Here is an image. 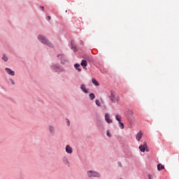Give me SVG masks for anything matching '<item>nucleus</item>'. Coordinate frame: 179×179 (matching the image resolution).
Listing matches in <instances>:
<instances>
[{
  "label": "nucleus",
  "mask_w": 179,
  "mask_h": 179,
  "mask_svg": "<svg viewBox=\"0 0 179 179\" xmlns=\"http://www.w3.org/2000/svg\"><path fill=\"white\" fill-rule=\"evenodd\" d=\"M38 40L42 43V44H45L46 45H48V47H52V44L50 43V42L48 41L47 38L43 35L38 36Z\"/></svg>",
  "instance_id": "obj_1"
},
{
  "label": "nucleus",
  "mask_w": 179,
  "mask_h": 179,
  "mask_svg": "<svg viewBox=\"0 0 179 179\" xmlns=\"http://www.w3.org/2000/svg\"><path fill=\"white\" fill-rule=\"evenodd\" d=\"M111 103H118L120 101V96L114 94L112 92L108 96Z\"/></svg>",
  "instance_id": "obj_2"
},
{
  "label": "nucleus",
  "mask_w": 179,
  "mask_h": 179,
  "mask_svg": "<svg viewBox=\"0 0 179 179\" xmlns=\"http://www.w3.org/2000/svg\"><path fill=\"white\" fill-rule=\"evenodd\" d=\"M87 174L88 177H96L98 178L101 177L100 173L96 171H88Z\"/></svg>",
  "instance_id": "obj_3"
},
{
  "label": "nucleus",
  "mask_w": 179,
  "mask_h": 179,
  "mask_svg": "<svg viewBox=\"0 0 179 179\" xmlns=\"http://www.w3.org/2000/svg\"><path fill=\"white\" fill-rule=\"evenodd\" d=\"M140 150L143 153L146 150V152H149V150H148V143L145 141L143 145H141L139 146Z\"/></svg>",
  "instance_id": "obj_4"
},
{
  "label": "nucleus",
  "mask_w": 179,
  "mask_h": 179,
  "mask_svg": "<svg viewBox=\"0 0 179 179\" xmlns=\"http://www.w3.org/2000/svg\"><path fill=\"white\" fill-rule=\"evenodd\" d=\"M53 71H55V72H63L64 69L61 68L59 66L57 65H53L52 66Z\"/></svg>",
  "instance_id": "obj_5"
},
{
  "label": "nucleus",
  "mask_w": 179,
  "mask_h": 179,
  "mask_svg": "<svg viewBox=\"0 0 179 179\" xmlns=\"http://www.w3.org/2000/svg\"><path fill=\"white\" fill-rule=\"evenodd\" d=\"M66 153H69V155H72L73 153V150L71 145H66Z\"/></svg>",
  "instance_id": "obj_6"
},
{
  "label": "nucleus",
  "mask_w": 179,
  "mask_h": 179,
  "mask_svg": "<svg viewBox=\"0 0 179 179\" xmlns=\"http://www.w3.org/2000/svg\"><path fill=\"white\" fill-rule=\"evenodd\" d=\"M48 131L51 134V135H55V127L52 125H49Z\"/></svg>",
  "instance_id": "obj_7"
},
{
  "label": "nucleus",
  "mask_w": 179,
  "mask_h": 179,
  "mask_svg": "<svg viewBox=\"0 0 179 179\" xmlns=\"http://www.w3.org/2000/svg\"><path fill=\"white\" fill-rule=\"evenodd\" d=\"M5 71L8 73V75H10V76H15V71H13L12 69L9 68H6Z\"/></svg>",
  "instance_id": "obj_8"
},
{
  "label": "nucleus",
  "mask_w": 179,
  "mask_h": 179,
  "mask_svg": "<svg viewBox=\"0 0 179 179\" xmlns=\"http://www.w3.org/2000/svg\"><path fill=\"white\" fill-rule=\"evenodd\" d=\"M105 120L106 121V122H108V124H111V122H113V120L110 119V114L108 113H106Z\"/></svg>",
  "instance_id": "obj_9"
},
{
  "label": "nucleus",
  "mask_w": 179,
  "mask_h": 179,
  "mask_svg": "<svg viewBox=\"0 0 179 179\" xmlns=\"http://www.w3.org/2000/svg\"><path fill=\"white\" fill-rule=\"evenodd\" d=\"M62 162L66 166H69L70 164L69 159H68V157L66 156L63 157Z\"/></svg>",
  "instance_id": "obj_10"
},
{
  "label": "nucleus",
  "mask_w": 179,
  "mask_h": 179,
  "mask_svg": "<svg viewBox=\"0 0 179 179\" xmlns=\"http://www.w3.org/2000/svg\"><path fill=\"white\" fill-rule=\"evenodd\" d=\"M142 131H139L136 136V141H138V142H139V141H141V139H142Z\"/></svg>",
  "instance_id": "obj_11"
},
{
  "label": "nucleus",
  "mask_w": 179,
  "mask_h": 179,
  "mask_svg": "<svg viewBox=\"0 0 179 179\" xmlns=\"http://www.w3.org/2000/svg\"><path fill=\"white\" fill-rule=\"evenodd\" d=\"M71 49L74 51V52H76V51H78V48L76 47V45L73 42H71Z\"/></svg>",
  "instance_id": "obj_12"
},
{
  "label": "nucleus",
  "mask_w": 179,
  "mask_h": 179,
  "mask_svg": "<svg viewBox=\"0 0 179 179\" xmlns=\"http://www.w3.org/2000/svg\"><path fill=\"white\" fill-rule=\"evenodd\" d=\"M157 170H158V171H160L162 170H164V166L162 165V164H159L157 165Z\"/></svg>",
  "instance_id": "obj_13"
},
{
  "label": "nucleus",
  "mask_w": 179,
  "mask_h": 179,
  "mask_svg": "<svg viewBox=\"0 0 179 179\" xmlns=\"http://www.w3.org/2000/svg\"><path fill=\"white\" fill-rule=\"evenodd\" d=\"M80 89L81 90H83V92H84V93H87V90H86V85H85L84 84L81 85Z\"/></svg>",
  "instance_id": "obj_14"
},
{
  "label": "nucleus",
  "mask_w": 179,
  "mask_h": 179,
  "mask_svg": "<svg viewBox=\"0 0 179 179\" xmlns=\"http://www.w3.org/2000/svg\"><path fill=\"white\" fill-rule=\"evenodd\" d=\"M80 65L85 68L87 66V62H86V60H82Z\"/></svg>",
  "instance_id": "obj_15"
},
{
  "label": "nucleus",
  "mask_w": 179,
  "mask_h": 179,
  "mask_svg": "<svg viewBox=\"0 0 179 179\" xmlns=\"http://www.w3.org/2000/svg\"><path fill=\"white\" fill-rule=\"evenodd\" d=\"M79 66H80V64H76L74 65V68H76V69H77V71H78V72H80V71H82V69H80L79 68Z\"/></svg>",
  "instance_id": "obj_16"
},
{
  "label": "nucleus",
  "mask_w": 179,
  "mask_h": 179,
  "mask_svg": "<svg viewBox=\"0 0 179 179\" xmlns=\"http://www.w3.org/2000/svg\"><path fill=\"white\" fill-rule=\"evenodd\" d=\"M115 118L118 122H121V120H122V117L120 115H116Z\"/></svg>",
  "instance_id": "obj_17"
},
{
  "label": "nucleus",
  "mask_w": 179,
  "mask_h": 179,
  "mask_svg": "<svg viewBox=\"0 0 179 179\" xmlns=\"http://www.w3.org/2000/svg\"><path fill=\"white\" fill-rule=\"evenodd\" d=\"M92 83L95 85V86H100V83H99V82H97L94 78L92 79Z\"/></svg>",
  "instance_id": "obj_18"
},
{
  "label": "nucleus",
  "mask_w": 179,
  "mask_h": 179,
  "mask_svg": "<svg viewBox=\"0 0 179 179\" xmlns=\"http://www.w3.org/2000/svg\"><path fill=\"white\" fill-rule=\"evenodd\" d=\"M2 59H3L5 62H7V61H8V56H6V55H3Z\"/></svg>",
  "instance_id": "obj_19"
},
{
  "label": "nucleus",
  "mask_w": 179,
  "mask_h": 179,
  "mask_svg": "<svg viewBox=\"0 0 179 179\" xmlns=\"http://www.w3.org/2000/svg\"><path fill=\"white\" fill-rule=\"evenodd\" d=\"M89 96H90V99L91 100H94V97H96V96H94V94H93V93L90 94H89Z\"/></svg>",
  "instance_id": "obj_20"
},
{
  "label": "nucleus",
  "mask_w": 179,
  "mask_h": 179,
  "mask_svg": "<svg viewBox=\"0 0 179 179\" xmlns=\"http://www.w3.org/2000/svg\"><path fill=\"white\" fill-rule=\"evenodd\" d=\"M96 106H98L99 107H100V106H101L100 101H99V99H96L95 101Z\"/></svg>",
  "instance_id": "obj_21"
},
{
  "label": "nucleus",
  "mask_w": 179,
  "mask_h": 179,
  "mask_svg": "<svg viewBox=\"0 0 179 179\" xmlns=\"http://www.w3.org/2000/svg\"><path fill=\"white\" fill-rule=\"evenodd\" d=\"M119 125L121 129H124V123L119 122Z\"/></svg>",
  "instance_id": "obj_22"
},
{
  "label": "nucleus",
  "mask_w": 179,
  "mask_h": 179,
  "mask_svg": "<svg viewBox=\"0 0 179 179\" xmlns=\"http://www.w3.org/2000/svg\"><path fill=\"white\" fill-rule=\"evenodd\" d=\"M9 80H10V82L11 85H15V80H13V79L10 78V79H9Z\"/></svg>",
  "instance_id": "obj_23"
},
{
  "label": "nucleus",
  "mask_w": 179,
  "mask_h": 179,
  "mask_svg": "<svg viewBox=\"0 0 179 179\" xmlns=\"http://www.w3.org/2000/svg\"><path fill=\"white\" fill-rule=\"evenodd\" d=\"M57 57H58V58H60V59H62V58H64V55H57Z\"/></svg>",
  "instance_id": "obj_24"
},
{
  "label": "nucleus",
  "mask_w": 179,
  "mask_h": 179,
  "mask_svg": "<svg viewBox=\"0 0 179 179\" xmlns=\"http://www.w3.org/2000/svg\"><path fill=\"white\" fill-rule=\"evenodd\" d=\"M66 122H67L68 127H69L71 125V122H69V120L66 119Z\"/></svg>",
  "instance_id": "obj_25"
},
{
  "label": "nucleus",
  "mask_w": 179,
  "mask_h": 179,
  "mask_svg": "<svg viewBox=\"0 0 179 179\" xmlns=\"http://www.w3.org/2000/svg\"><path fill=\"white\" fill-rule=\"evenodd\" d=\"M107 135L109 138H111V134H110L109 131H107Z\"/></svg>",
  "instance_id": "obj_26"
},
{
  "label": "nucleus",
  "mask_w": 179,
  "mask_h": 179,
  "mask_svg": "<svg viewBox=\"0 0 179 179\" xmlns=\"http://www.w3.org/2000/svg\"><path fill=\"white\" fill-rule=\"evenodd\" d=\"M40 8L41 9V10H44V6H41Z\"/></svg>",
  "instance_id": "obj_27"
},
{
  "label": "nucleus",
  "mask_w": 179,
  "mask_h": 179,
  "mask_svg": "<svg viewBox=\"0 0 179 179\" xmlns=\"http://www.w3.org/2000/svg\"><path fill=\"white\" fill-rule=\"evenodd\" d=\"M47 17H48V20H51V17H50V16H48Z\"/></svg>",
  "instance_id": "obj_28"
},
{
  "label": "nucleus",
  "mask_w": 179,
  "mask_h": 179,
  "mask_svg": "<svg viewBox=\"0 0 179 179\" xmlns=\"http://www.w3.org/2000/svg\"><path fill=\"white\" fill-rule=\"evenodd\" d=\"M80 43L82 44V45H83V41H80Z\"/></svg>",
  "instance_id": "obj_29"
},
{
  "label": "nucleus",
  "mask_w": 179,
  "mask_h": 179,
  "mask_svg": "<svg viewBox=\"0 0 179 179\" xmlns=\"http://www.w3.org/2000/svg\"><path fill=\"white\" fill-rule=\"evenodd\" d=\"M118 165H119L120 167H122V165L121 164V163H120V162L118 163Z\"/></svg>",
  "instance_id": "obj_30"
}]
</instances>
